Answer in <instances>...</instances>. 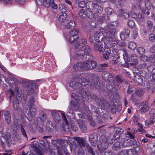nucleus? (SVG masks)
Instances as JSON below:
<instances>
[{
	"mask_svg": "<svg viewBox=\"0 0 155 155\" xmlns=\"http://www.w3.org/2000/svg\"><path fill=\"white\" fill-rule=\"evenodd\" d=\"M64 123V124H65L64 126H63V130L65 132H68L69 131L70 129L69 127V125H68V123L66 124L65 123Z\"/></svg>",
	"mask_w": 155,
	"mask_h": 155,
	"instance_id": "42",
	"label": "nucleus"
},
{
	"mask_svg": "<svg viewBox=\"0 0 155 155\" xmlns=\"http://www.w3.org/2000/svg\"><path fill=\"white\" fill-rule=\"evenodd\" d=\"M128 25L130 27L132 28L134 26L135 23L133 20H129L128 21Z\"/></svg>",
	"mask_w": 155,
	"mask_h": 155,
	"instance_id": "43",
	"label": "nucleus"
},
{
	"mask_svg": "<svg viewBox=\"0 0 155 155\" xmlns=\"http://www.w3.org/2000/svg\"><path fill=\"white\" fill-rule=\"evenodd\" d=\"M137 47L136 44L134 42L131 41L128 45L129 48L131 50H134Z\"/></svg>",
	"mask_w": 155,
	"mask_h": 155,
	"instance_id": "33",
	"label": "nucleus"
},
{
	"mask_svg": "<svg viewBox=\"0 0 155 155\" xmlns=\"http://www.w3.org/2000/svg\"><path fill=\"white\" fill-rule=\"evenodd\" d=\"M77 122L81 130L84 132L87 130V128L85 124L81 120H78Z\"/></svg>",
	"mask_w": 155,
	"mask_h": 155,
	"instance_id": "19",
	"label": "nucleus"
},
{
	"mask_svg": "<svg viewBox=\"0 0 155 155\" xmlns=\"http://www.w3.org/2000/svg\"><path fill=\"white\" fill-rule=\"evenodd\" d=\"M116 30L114 28H110L107 31L104 39L107 41H111L113 43H116L120 47H124L126 45V44L124 42L116 39L114 38V35Z\"/></svg>",
	"mask_w": 155,
	"mask_h": 155,
	"instance_id": "4",
	"label": "nucleus"
},
{
	"mask_svg": "<svg viewBox=\"0 0 155 155\" xmlns=\"http://www.w3.org/2000/svg\"><path fill=\"white\" fill-rule=\"evenodd\" d=\"M137 18H136L137 21L139 23L143 22L144 20V16L141 14H139L137 15Z\"/></svg>",
	"mask_w": 155,
	"mask_h": 155,
	"instance_id": "29",
	"label": "nucleus"
},
{
	"mask_svg": "<svg viewBox=\"0 0 155 155\" xmlns=\"http://www.w3.org/2000/svg\"><path fill=\"white\" fill-rule=\"evenodd\" d=\"M15 1L20 4H24L25 2V0H15Z\"/></svg>",
	"mask_w": 155,
	"mask_h": 155,
	"instance_id": "61",
	"label": "nucleus"
},
{
	"mask_svg": "<svg viewBox=\"0 0 155 155\" xmlns=\"http://www.w3.org/2000/svg\"><path fill=\"white\" fill-rule=\"evenodd\" d=\"M73 68L75 70L78 71L86 70V69H88L87 67H85L84 61H83L75 63L74 65Z\"/></svg>",
	"mask_w": 155,
	"mask_h": 155,
	"instance_id": "13",
	"label": "nucleus"
},
{
	"mask_svg": "<svg viewBox=\"0 0 155 155\" xmlns=\"http://www.w3.org/2000/svg\"><path fill=\"white\" fill-rule=\"evenodd\" d=\"M52 115L54 120L56 123H59L61 122V118L60 115H61L64 123H65L66 124L68 123L67 119L63 111L53 110L52 112Z\"/></svg>",
	"mask_w": 155,
	"mask_h": 155,
	"instance_id": "5",
	"label": "nucleus"
},
{
	"mask_svg": "<svg viewBox=\"0 0 155 155\" xmlns=\"http://www.w3.org/2000/svg\"><path fill=\"white\" fill-rule=\"evenodd\" d=\"M140 59L143 62H146L149 60L148 58L144 55H142L140 56Z\"/></svg>",
	"mask_w": 155,
	"mask_h": 155,
	"instance_id": "40",
	"label": "nucleus"
},
{
	"mask_svg": "<svg viewBox=\"0 0 155 155\" xmlns=\"http://www.w3.org/2000/svg\"><path fill=\"white\" fill-rule=\"evenodd\" d=\"M31 84V86L29 87L28 94V95H31L32 94L34 93L35 94L36 93L34 92L35 89L36 87H37V85L33 83Z\"/></svg>",
	"mask_w": 155,
	"mask_h": 155,
	"instance_id": "17",
	"label": "nucleus"
},
{
	"mask_svg": "<svg viewBox=\"0 0 155 155\" xmlns=\"http://www.w3.org/2000/svg\"><path fill=\"white\" fill-rule=\"evenodd\" d=\"M35 102V100L34 97H31L29 99L28 102V105L30 106V107H33L34 106V103Z\"/></svg>",
	"mask_w": 155,
	"mask_h": 155,
	"instance_id": "36",
	"label": "nucleus"
},
{
	"mask_svg": "<svg viewBox=\"0 0 155 155\" xmlns=\"http://www.w3.org/2000/svg\"><path fill=\"white\" fill-rule=\"evenodd\" d=\"M65 27L69 29H72L75 26V22L72 20H71L69 22L67 23L65 25Z\"/></svg>",
	"mask_w": 155,
	"mask_h": 155,
	"instance_id": "22",
	"label": "nucleus"
},
{
	"mask_svg": "<svg viewBox=\"0 0 155 155\" xmlns=\"http://www.w3.org/2000/svg\"><path fill=\"white\" fill-rule=\"evenodd\" d=\"M126 151L127 155H135L136 153L134 149H129Z\"/></svg>",
	"mask_w": 155,
	"mask_h": 155,
	"instance_id": "35",
	"label": "nucleus"
},
{
	"mask_svg": "<svg viewBox=\"0 0 155 155\" xmlns=\"http://www.w3.org/2000/svg\"><path fill=\"white\" fill-rule=\"evenodd\" d=\"M138 126L139 127L138 130L140 132H143L144 130L143 129V126L141 123H138L137 124Z\"/></svg>",
	"mask_w": 155,
	"mask_h": 155,
	"instance_id": "46",
	"label": "nucleus"
},
{
	"mask_svg": "<svg viewBox=\"0 0 155 155\" xmlns=\"http://www.w3.org/2000/svg\"><path fill=\"white\" fill-rule=\"evenodd\" d=\"M130 15H131V16L132 17L135 18L136 19V18H137V16L138 15L134 11H132Z\"/></svg>",
	"mask_w": 155,
	"mask_h": 155,
	"instance_id": "49",
	"label": "nucleus"
},
{
	"mask_svg": "<svg viewBox=\"0 0 155 155\" xmlns=\"http://www.w3.org/2000/svg\"><path fill=\"white\" fill-rule=\"evenodd\" d=\"M106 12H107V14L108 15H110L112 13V9L110 8H107L106 10Z\"/></svg>",
	"mask_w": 155,
	"mask_h": 155,
	"instance_id": "52",
	"label": "nucleus"
},
{
	"mask_svg": "<svg viewBox=\"0 0 155 155\" xmlns=\"http://www.w3.org/2000/svg\"><path fill=\"white\" fill-rule=\"evenodd\" d=\"M137 32L135 29H134L133 31L132 37L133 38H136L137 36Z\"/></svg>",
	"mask_w": 155,
	"mask_h": 155,
	"instance_id": "51",
	"label": "nucleus"
},
{
	"mask_svg": "<svg viewBox=\"0 0 155 155\" xmlns=\"http://www.w3.org/2000/svg\"><path fill=\"white\" fill-rule=\"evenodd\" d=\"M149 38L150 40L151 41H155V35L153 34L150 35Z\"/></svg>",
	"mask_w": 155,
	"mask_h": 155,
	"instance_id": "50",
	"label": "nucleus"
},
{
	"mask_svg": "<svg viewBox=\"0 0 155 155\" xmlns=\"http://www.w3.org/2000/svg\"><path fill=\"white\" fill-rule=\"evenodd\" d=\"M66 16V14L65 12L60 13L58 15V19L60 22H64L65 20Z\"/></svg>",
	"mask_w": 155,
	"mask_h": 155,
	"instance_id": "18",
	"label": "nucleus"
},
{
	"mask_svg": "<svg viewBox=\"0 0 155 155\" xmlns=\"http://www.w3.org/2000/svg\"><path fill=\"white\" fill-rule=\"evenodd\" d=\"M127 135L131 138L125 140L124 138L122 139L121 141H120V143L122 144L124 147L132 146L136 143V141L134 139V134H131L130 132H128Z\"/></svg>",
	"mask_w": 155,
	"mask_h": 155,
	"instance_id": "8",
	"label": "nucleus"
},
{
	"mask_svg": "<svg viewBox=\"0 0 155 155\" xmlns=\"http://www.w3.org/2000/svg\"><path fill=\"white\" fill-rule=\"evenodd\" d=\"M97 140V137L95 134H91L89 136V141L92 146L96 145Z\"/></svg>",
	"mask_w": 155,
	"mask_h": 155,
	"instance_id": "16",
	"label": "nucleus"
},
{
	"mask_svg": "<svg viewBox=\"0 0 155 155\" xmlns=\"http://www.w3.org/2000/svg\"><path fill=\"white\" fill-rule=\"evenodd\" d=\"M123 51L124 52L123 53V56L124 60H125L126 59L128 61H130L134 60L133 58L134 56H133V55H132V57L130 58L128 56V54L125 49H123Z\"/></svg>",
	"mask_w": 155,
	"mask_h": 155,
	"instance_id": "21",
	"label": "nucleus"
},
{
	"mask_svg": "<svg viewBox=\"0 0 155 155\" xmlns=\"http://www.w3.org/2000/svg\"><path fill=\"white\" fill-rule=\"evenodd\" d=\"M75 140L77 143L75 147L76 150L82 152L84 151H87L92 155H94L92 148L86 142L84 139L82 137H77Z\"/></svg>",
	"mask_w": 155,
	"mask_h": 155,
	"instance_id": "3",
	"label": "nucleus"
},
{
	"mask_svg": "<svg viewBox=\"0 0 155 155\" xmlns=\"http://www.w3.org/2000/svg\"><path fill=\"white\" fill-rule=\"evenodd\" d=\"M125 33H121L120 35V37L121 39L124 40L127 37L125 35Z\"/></svg>",
	"mask_w": 155,
	"mask_h": 155,
	"instance_id": "56",
	"label": "nucleus"
},
{
	"mask_svg": "<svg viewBox=\"0 0 155 155\" xmlns=\"http://www.w3.org/2000/svg\"><path fill=\"white\" fill-rule=\"evenodd\" d=\"M107 42H106L104 43H104H103V42H99L97 43L94 42L93 44L94 45V49L96 51L103 52L104 48L105 46L106 43Z\"/></svg>",
	"mask_w": 155,
	"mask_h": 155,
	"instance_id": "11",
	"label": "nucleus"
},
{
	"mask_svg": "<svg viewBox=\"0 0 155 155\" xmlns=\"http://www.w3.org/2000/svg\"><path fill=\"white\" fill-rule=\"evenodd\" d=\"M93 10L94 11L99 13H101L103 11V9L101 7L96 4H94L93 6Z\"/></svg>",
	"mask_w": 155,
	"mask_h": 155,
	"instance_id": "24",
	"label": "nucleus"
},
{
	"mask_svg": "<svg viewBox=\"0 0 155 155\" xmlns=\"http://www.w3.org/2000/svg\"><path fill=\"white\" fill-rule=\"evenodd\" d=\"M85 3L84 1H82L78 3V6L81 8H83L85 6Z\"/></svg>",
	"mask_w": 155,
	"mask_h": 155,
	"instance_id": "48",
	"label": "nucleus"
},
{
	"mask_svg": "<svg viewBox=\"0 0 155 155\" xmlns=\"http://www.w3.org/2000/svg\"><path fill=\"white\" fill-rule=\"evenodd\" d=\"M4 3L6 5H9L11 4L12 2V0H5Z\"/></svg>",
	"mask_w": 155,
	"mask_h": 155,
	"instance_id": "60",
	"label": "nucleus"
},
{
	"mask_svg": "<svg viewBox=\"0 0 155 155\" xmlns=\"http://www.w3.org/2000/svg\"><path fill=\"white\" fill-rule=\"evenodd\" d=\"M45 144L44 141L42 140H39L38 142V145L39 147H41V146H44Z\"/></svg>",
	"mask_w": 155,
	"mask_h": 155,
	"instance_id": "62",
	"label": "nucleus"
},
{
	"mask_svg": "<svg viewBox=\"0 0 155 155\" xmlns=\"http://www.w3.org/2000/svg\"><path fill=\"white\" fill-rule=\"evenodd\" d=\"M88 12V11H85L84 9H81L79 12V16L82 18H84L86 17V14Z\"/></svg>",
	"mask_w": 155,
	"mask_h": 155,
	"instance_id": "27",
	"label": "nucleus"
},
{
	"mask_svg": "<svg viewBox=\"0 0 155 155\" xmlns=\"http://www.w3.org/2000/svg\"><path fill=\"white\" fill-rule=\"evenodd\" d=\"M36 155H44V154L42 151L39 150H37L36 151Z\"/></svg>",
	"mask_w": 155,
	"mask_h": 155,
	"instance_id": "59",
	"label": "nucleus"
},
{
	"mask_svg": "<svg viewBox=\"0 0 155 155\" xmlns=\"http://www.w3.org/2000/svg\"><path fill=\"white\" fill-rule=\"evenodd\" d=\"M107 66V64H103L100 65V67L102 70H104L105 69V67Z\"/></svg>",
	"mask_w": 155,
	"mask_h": 155,
	"instance_id": "55",
	"label": "nucleus"
},
{
	"mask_svg": "<svg viewBox=\"0 0 155 155\" xmlns=\"http://www.w3.org/2000/svg\"><path fill=\"white\" fill-rule=\"evenodd\" d=\"M142 107L140 109V111L141 113H145L150 109L149 104L147 101H144L142 103Z\"/></svg>",
	"mask_w": 155,
	"mask_h": 155,
	"instance_id": "14",
	"label": "nucleus"
},
{
	"mask_svg": "<svg viewBox=\"0 0 155 155\" xmlns=\"http://www.w3.org/2000/svg\"><path fill=\"white\" fill-rule=\"evenodd\" d=\"M144 91L141 89H139L136 91V94L139 97H140L143 94Z\"/></svg>",
	"mask_w": 155,
	"mask_h": 155,
	"instance_id": "39",
	"label": "nucleus"
},
{
	"mask_svg": "<svg viewBox=\"0 0 155 155\" xmlns=\"http://www.w3.org/2000/svg\"><path fill=\"white\" fill-rule=\"evenodd\" d=\"M106 46L108 48H111L113 53L114 55L117 54L118 46L116 43H113L111 41H108L106 43Z\"/></svg>",
	"mask_w": 155,
	"mask_h": 155,
	"instance_id": "12",
	"label": "nucleus"
},
{
	"mask_svg": "<svg viewBox=\"0 0 155 155\" xmlns=\"http://www.w3.org/2000/svg\"><path fill=\"white\" fill-rule=\"evenodd\" d=\"M93 58H90L89 59L88 58H85V60L84 61V64L85 65V67H87L88 69H86V70H89L95 68L96 65L97 63L95 61H92L91 60Z\"/></svg>",
	"mask_w": 155,
	"mask_h": 155,
	"instance_id": "10",
	"label": "nucleus"
},
{
	"mask_svg": "<svg viewBox=\"0 0 155 155\" xmlns=\"http://www.w3.org/2000/svg\"><path fill=\"white\" fill-rule=\"evenodd\" d=\"M110 28L108 29L107 30H106L104 33V35L102 33L99 32H97L95 33L94 36L91 35L90 36V40L91 42L94 43V42H96L97 43L99 42H101V40H102L104 41V43L106 42H107V41L105 40L104 39L105 35H106L107 31H108Z\"/></svg>",
	"mask_w": 155,
	"mask_h": 155,
	"instance_id": "6",
	"label": "nucleus"
},
{
	"mask_svg": "<svg viewBox=\"0 0 155 155\" xmlns=\"http://www.w3.org/2000/svg\"><path fill=\"white\" fill-rule=\"evenodd\" d=\"M110 54L107 53H104L103 54L104 58L106 60L108 59Z\"/></svg>",
	"mask_w": 155,
	"mask_h": 155,
	"instance_id": "64",
	"label": "nucleus"
},
{
	"mask_svg": "<svg viewBox=\"0 0 155 155\" xmlns=\"http://www.w3.org/2000/svg\"><path fill=\"white\" fill-rule=\"evenodd\" d=\"M119 15L120 16L127 18L129 16V14L127 12H125L122 9H120L119 12Z\"/></svg>",
	"mask_w": 155,
	"mask_h": 155,
	"instance_id": "23",
	"label": "nucleus"
},
{
	"mask_svg": "<svg viewBox=\"0 0 155 155\" xmlns=\"http://www.w3.org/2000/svg\"><path fill=\"white\" fill-rule=\"evenodd\" d=\"M120 143L119 142L117 141L115 143L113 146V149L114 150H117L120 149Z\"/></svg>",
	"mask_w": 155,
	"mask_h": 155,
	"instance_id": "31",
	"label": "nucleus"
},
{
	"mask_svg": "<svg viewBox=\"0 0 155 155\" xmlns=\"http://www.w3.org/2000/svg\"><path fill=\"white\" fill-rule=\"evenodd\" d=\"M116 81H117L118 83H121L123 81V80L118 76L116 77Z\"/></svg>",
	"mask_w": 155,
	"mask_h": 155,
	"instance_id": "54",
	"label": "nucleus"
},
{
	"mask_svg": "<svg viewBox=\"0 0 155 155\" xmlns=\"http://www.w3.org/2000/svg\"><path fill=\"white\" fill-rule=\"evenodd\" d=\"M88 121L91 126L93 127L95 126L96 125V122L93 120L91 117L89 116L88 117Z\"/></svg>",
	"mask_w": 155,
	"mask_h": 155,
	"instance_id": "34",
	"label": "nucleus"
},
{
	"mask_svg": "<svg viewBox=\"0 0 155 155\" xmlns=\"http://www.w3.org/2000/svg\"><path fill=\"white\" fill-rule=\"evenodd\" d=\"M133 119L134 122H137L139 120V117L138 115H134L133 117Z\"/></svg>",
	"mask_w": 155,
	"mask_h": 155,
	"instance_id": "47",
	"label": "nucleus"
},
{
	"mask_svg": "<svg viewBox=\"0 0 155 155\" xmlns=\"http://www.w3.org/2000/svg\"><path fill=\"white\" fill-rule=\"evenodd\" d=\"M137 51L140 55H143L145 52V49L142 47H138L137 48Z\"/></svg>",
	"mask_w": 155,
	"mask_h": 155,
	"instance_id": "32",
	"label": "nucleus"
},
{
	"mask_svg": "<svg viewBox=\"0 0 155 155\" xmlns=\"http://www.w3.org/2000/svg\"><path fill=\"white\" fill-rule=\"evenodd\" d=\"M15 99L13 100V107L15 110H17L18 109V104L19 101L15 97Z\"/></svg>",
	"mask_w": 155,
	"mask_h": 155,
	"instance_id": "28",
	"label": "nucleus"
},
{
	"mask_svg": "<svg viewBox=\"0 0 155 155\" xmlns=\"http://www.w3.org/2000/svg\"><path fill=\"white\" fill-rule=\"evenodd\" d=\"M102 77L105 81L109 82L111 84L110 86L109 85V86H111L112 87V84H114L117 89L120 88L119 86H118L117 87H116V84L114 83L115 81L112 75L108 72L104 71L102 74Z\"/></svg>",
	"mask_w": 155,
	"mask_h": 155,
	"instance_id": "9",
	"label": "nucleus"
},
{
	"mask_svg": "<svg viewBox=\"0 0 155 155\" xmlns=\"http://www.w3.org/2000/svg\"><path fill=\"white\" fill-rule=\"evenodd\" d=\"M78 32L75 30L71 31L68 37L69 38V41L71 44H75V46L77 45V44L78 42L80 43L79 41L82 40L81 39L78 38Z\"/></svg>",
	"mask_w": 155,
	"mask_h": 155,
	"instance_id": "7",
	"label": "nucleus"
},
{
	"mask_svg": "<svg viewBox=\"0 0 155 155\" xmlns=\"http://www.w3.org/2000/svg\"><path fill=\"white\" fill-rule=\"evenodd\" d=\"M94 78V79H92L93 83V84L97 88V86H98L100 84V82H99L98 78L97 77H95Z\"/></svg>",
	"mask_w": 155,
	"mask_h": 155,
	"instance_id": "30",
	"label": "nucleus"
},
{
	"mask_svg": "<svg viewBox=\"0 0 155 155\" xmlns=\"http://www.w3.org/2000/svg\"><path fill=\"white\" fill-rule=\"evenodd\" d=\"M110 48H108L107 47V48H106L105 49V51L106 52V53L107 54H110L111 52V50L110 49Z\"/></svg>",
	"mask_w": 155,
	"mask_h": 155,
	"instance_id": "63",
	"label": "nucleus"
},
{
	"mask_svg": "<svg viewBox=\"0 0 155 155\" xmlns=\"http://www.w3.org/2000/svg\"><path fill=\"white\" fill-rule=\"evenodd\" d=\"M114 139L115 140H117L118 138H120V134L119 133H115L114 135Z\"/></svg>",
	"mask_w": 155,
	"mask_h": 155,
	"instance_id": "57",
	"label": "nucleus"
},
{
	"mask_svg": "<svg viewBox=\"0 0 155 155\" xmlns=\"http://www.w3.org/2000/svg\"><path fill=\"white\" fill-rule=\"evenodd\" d=\"M21 131L24 136L26 138H27V136L25 131L22 125H21Z\"/></svg>",
	"mask_w": 155,
	"mask_h": 155,
	"instance_id": "44",
	"label": "nucleus"
},
{
	"mask_svg": "<svg viewBox=\"0 0 155 155\" xmlns=\"http://www.w3.org/2000/svg\"><path fill=\"white\" fill-rule=\"evenodd\" d=\"M8 83L9 85L13 88H15V91L18 92V88L17 85H16L14 82V81L11 78H9L8 81Z\"/></svg>",
	"mask_w": 155,
	"mask_h": 155,
	"instance_id": "20",
	"label": "nucleus"
},
{
	"mask_svg": "<svg viewBox=\"0 0 155 155\" xmlns=\"http://www.w3.org/2000/svg\"><path fill=\"white\" fill-rule=\"evenodd\" d=\"M135 80L139 84H142L143 82L142 79L139 75L136 76Z\"/></svg>",
	"mask_w": 155,
	"mask_h": 155,
	"instance_id": "38",
	"label": "nucleus"
},
{
	"mask_svg": "<svg viewBox=\"0 0 155 155\" xmlns=\"http://www.w3.org/2000/svg\"><path fill=\"white\" fill-rule=\"evenodd\" d=\"M109 143L106 142V141L104 140L102 141L101 143L97 147L99 151L101 153L104 151L107 148Z\"/></svg>",
	"mask_w": 155,
	"mask_h": 155,
	"instance_id": "15",
	"label": "nucleus"
},
{
	"mask_svg": "<svg viewBox=\"0 0 155 155\" xmlns=\"http://www.w3.org/2000/svg\"><path fill=\"white\" fill-rule=\"evenodd\" d=\"M66 7L65 5L63 4H61L59 6V9L60 10L62 11V12H64L66 10Z\"/></svg>",
	"mask_w": 155,
	"mask_h": 155,
	"instance_id": "37",
	"label": "nucleus"
},
{
	"mask_svg": "<svg viewBox=\"0 0 155 155\" xmlns=\"http://www.w3.org/2000/svg\"><path fill=\"white\" fill-rule=\"evenodd\" d=\"M88 12L86 14V17L89 18H91L93 17V13L91 11H90L89 10H87Z\"/></svg>",
	"mask_w": 155,
	"mask_h": 155,
	"instance_id": "45",
	"label": "nucleus"
},
{
	"mask_svg": "<svg viewBox=\"0 0 155 155\" xmlns=\"http://www.w3.org/2000/svg\"><path fill=\"white\" fill-rule=\"evenodd\" d=\"M36 109L35 107H30L29 111L28 112V114L31 116H34L36 114Z\"/></svg>",
	"mask_w": 155,
	"mask_h": 155,
	"instance_id": "25",
	"label": "nucleus"
},
{
	"mask_svg": "<svg viewBox=\"0 0 155 155\" xmlns=\"http://www.w3.org/2000/svg\"><path fill=\"white\" fill-rule=\"evenodd\" d=\"M118 155H127L126 150H124L119 152Z\"/></svg>",
	"mask_w": 155,
	"mask_h": 155,
	"instance_id": "58",
	"label": "nucleus"
},
{
	"mask_svg": "<svg viewBox=\"0 0 155 155\" xmlns=\"http://www.w3.org/2000/svg\"><path fill=\"white\" fill-rule=\"evenodd\" d=\"M79 82L77 83L76 81H71L69 83L70 86L75 89L79 90L77 94L72 93L71 94L72 98H74L77 102V103H74V101H71V103L74 107V110H78L81 107L83 106V108H81L80 110L83 113H85V112L87 111L88 108L85 105L84 101L83 99L87 100V101H90L92 99L95 100L97 104L101 107L102 109H104L106 107L111 111L115 110L117 108V103L111 102L110 104L107 106V103L103 98L99 99L94 94H91L88 91L83 89L81 91L82 86H85L88 84L87 80L84 77H81L78 79ZM78 79H76V81Z\"/></svg>",
	"mask_w": 155,
	"mask_h": 155,
	"instance_id": "1",
	"label": "nucleus"
},
{
	"mask_svg": "<svg viewBox=\"0 0 155 155\" xmlns=\"http://www.w3.org/2000/svg\"><path fill=\"white\" fill-rule=\"evenodd\" d=\"M5 120L8 124H9L11 122V116L10 113L8 111L5 112Z\"/></svg>",
	"mask_w": 155,
	"mask_h": 155,
	"instance_id": "26",
	"label": "nucleus"
},
{
	"mask_svg": "<svg viewBox=\"0 0 155 155\" xmlns=\"http://www.w3.org/2000/svg\"><path fill=\"white\" fill-rule=\"evenodd\" d=\"M71 127L73 130L76 132L78 130V128L74 123H72L71 124Z\"/></svg>",
	"mask_w": 155,
	"mask_h": 155,
	"instance_id": "41",
	"label": "nucleus"
},
{
	"mask_svg": "<svg viewBox=\"0 0 155 155\" xmlns=\"http://www.w3.org/2000/svg\"><path fill=\"white\" fill-rule=\"evenodd\" d=\"M80 43L78 42L75 46L76 48V54L73 58L75 60H80V59H84L87 58L89 59L90 58H92V55L90 53L91 49L89 46L85 45L86 42V40L83 39L82 40L79 41Z\"/></svg>",
	"mask_w": 155,
	"mask_h": 155,
	"instance_id": "2",
	"label": "nucleus"
},
{
	"mask_svg": "<svg viewBox=\"0 0 155 155\" xmlns=\"http://www.w3.org/2000/svg\"><path fill=\"white\" fill-rule=\"evenodd\" d=\"M150 114L152 116L155 117V109H152L150 111Z\"/></svg>",
	"mask_w": 155,
	"mask_h": 155,
	"instance_id": "53",
	"label": "nucleus"
}]
</instances>
